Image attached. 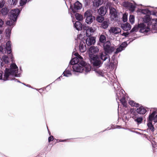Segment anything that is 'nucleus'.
Wrapping results in <instances>:
<instances>
[{
	"label": "nucleus",
	"instance_id": "obj_1",
	"mask_svg": "<svg viewBox=\"0 0 157 157\" xmlns=\"http://www.w3.org/2000/svg\"><path fill=\"white\" fill-rule=\"evenodd\" d=\"M11 68H6L5 70L4 77L3 80L4 81L12 80L13 78L10 77L13 76V75H16L18 72V68L15 63L12 64L10 65Z\"/></svg>",
	"mask_w": 157,
	"mask_h": 157
},
{
	"label": "nucleus",
	"instance_id": "obj_2",
	"mask_svg": "<svg viewBox=\"0 0 157 157\" xmlns=\"http://www.w3.org/2000/svg\"><path fill=\"white\" fill-rule=\"evenodd\" d=\"M147 26L144 23L138 24V25H136L130 31V33L133 32H136L138 31L139 28H140V32L141 33H147L150 31V26L149 24H147Z\"/></svg>",
	"mask_w": 157,
	"mask_h": 157
},
{
	"label": "nucleus",
	"instance_id": "obj_3",
	"mask_svg": "<svg viewBox=\"0 0 157 157\" xmlns=\"http://www.w3.org/2000/svg\"><path fill=\"white\" fill-rule=\"evenodd\" d=\"M80 59L77 57L73 58L70 61L71 64L73 65L72 68L74 71L77 72H82L83 69V68L79 66V63Z\"/></svg>",
	"mask_w": 157,
	"mask_h": 157
},
{
	"label": "nucleus",
	"instance_id": "obj_4",
	"mask_svg": "<svg viewBox=\"0 0 157 157\" xmlns=\"http://www.w3.org/2000/svg\"><path fill=\"white\" fill-rule=\"evenodd\" d=\"M111 44L109 40L107 41L103 45V49L105 52L108 54H110L115 49V48L113 46H111Z\"/></svg>",
	"mask_w": 157,
	"mask_h": 157
},
{
	"label": "nucleus",
	"instance_id": "obj_5",
	"mask_svg": "<svg viewBox=\"0 0 157 157\" xmlns=\"http://www.w3.org/2000/svg\"><path fill=\"white\" fill-rule=\"evenodd\" d=\"M90 61L94 67L100 66L101 63V62L99 59L97 55L90 54Z\"/></svg>",
	"mask_w": 157,
	"mask_h": 157
},
{
	"label": "nucleus",
	"instance_id": "obj_6",
	"mask_svg": "<svg viewBox=\"0 0 157 157\" xmlns=\"http://www.w3.org/2000/svg\"><path fill=\"white\" fill-rule=\"evenodd\" d=\"M20 13V11L18 9L12 10L10 14V20L16 21L17 16Z\"/></svg>",
	"mask_w": 157,
	"mask_h": 157
},
{
	"label": "nucleus",
	"instance_id": "obj_7",
	"mask_svg": "<svg viewBox=\"0 0 157 157\" xmlns=\"http://www.w3.org/2000/svg\"><path fill=\"white\" fill-rule=\"evenodd\" d=\"M82 4L78 1L76 2L74 4V6L73 9H72V11L75 13L78 10H80L82 7Z\"/></svg>",
	"mask_w": 157,
	"mask_h": 157
},
{
	"label": "nucleus",
	"instance_id": "obj_8",
	"mask_svg": "<svg viewBox=\"0 0 157 157\" xmlns=\"http://www.w3.org/2000/svg\"><path fill=\"white\" fill-rule=\"evenodd\" d=\"M149 121H152L153 120L155 122H157V112L156 111H154L149 116Z\"/></svg>",
	"mask_w": 157,
	"mask_h": 157
},
{
	"label": "nucleus",
	"instance_id": "obj_9",
	"mask_svg": "<svg viewBox=\"0 0 157 157\" xmlns=\"http://www.w3.org/2000/svg\"><path fill=\"white\" fill-rule=\"evenodd\" d=\"M109 31L111 33L117 34L120 33L121 30V29L118 27H112L109 30Z\"/></svg>",
	"mask_w": 157,
	"mask_h": 157
},
{
	"label": "nucleus",
	"instance_id": "obj_10",
	"mask_svg": "<svg viewBox=\"0 0 157 157\" xmlns=\"http://www.w3.org/2000/svg\"><path fill=\"white\" fill-rule=\"evenodd\" d=\"M124 6L128 8L132 12H133L136 8V6L132 3L128 2H125L124 4Z\"/></svg>",
	"mask_w": 157,
	"mask_h": 157
},
{
	"label": "nucleus",
	"instance_id": "obj_11",
	"mask_svg": "<svg viewBox=\"0 0 157 157\" xmlns=\"http://www.w3.org/2000/svg\"><path fill=\"white\" fill-rule=\"evenodd\" d=\"M90 54H90L93 55H97L96 54L97 53L99 49L97 47L92 46L91 47L90 49Z\"/></svg>",
	"mask_w": 157,
	"mask_h": 157
},
{
	"label": "nucleus",
	"instance_id": "obj_12",
	"mask_svg": "<svg viewBox=\"0 0 157 157\" xmlns=\"http://www.w3.org/2000/svg\"><path fill=\"white\" fill-rule=\"evenodd\" d=\"M107 9L105 6L101 7L98 10V12L100 15L104 16L106 13Z\"/></svg>",
	"mask_w": 157,
	"mask_h": 157
},
{
	"label": "nucleus",
	"instance_id": "obj_13",
	"mask_svg": "<svg viewBox=\"0 0 157 157\" xmlns=\"http://www.w3.org/2000/svg\"><path fill=\"white\" fill-rule=\"evenodd\" d=\"M136 111L137 113L138 114H144L146 112L147 110L146 108L143 106H141L137 108Z\"/></svg>",
	"mask_w": 157,
	"mask_h": 157
},
{
	"label": "nucleus",
	"instance_id": "obj_14",
	"mask_svg": "<svg viewBox=\"0 0 157 157\" xmlns=\"http://www.w3.org/2000/svg\"><path fill=\"white\" fill-rule=\"evenodd\" d=\"M86 43L88 46H90L94 44L95 42V38L94 37H91L87 38L86 40Z\"/></svg>",
	"mask_w": 157,
	"mask_h": 157
},
{
	"label": "nucleus",
	"instance_id": "obj_15",
	"mask_svg": "<svg viewBox=\"0 0 157 157\" xmlns=\"http://www.w3.org/2000/svg\"><path fill=\"white\" fill-rule=\"evenodd\" d=\"M79 48L81 52H83L86 50L85 43L82 41H81L79 45Z\"/></svg>",
	"mask_w": 157,
	"mask_h": 157
},
{
	"label": "nucleus",
	"instance_id": "obj_16",
	"mask_svg": "<svg viewBox=\"0 0 157 157\" xmlns=\"http://www.w3.org/2000/svg\"><path fill=\"white\" fill-rule=\"evenodd\" d=\"M108 58H109V60H110V58L109 55L107 53L105 52H102L100 55V58L103 61H105Z\"/></svg>",
	"mask_w": 157,
	"mask_h": 157
},
{
	"label": "nucleus",
	"instance_id": "obj_17",
	"mask_svg": "<svg viewBox=\"0 0 157 157\" xmlns=\"http://www.w3.org/2000/svg\"><path fill=\"white\" fill-rule=\"evenodd\" d=\"M83 29L84 30H86V34L87 36H89V34L88 32H90V33H93L94 32L93 29L92 27H89L84 26L83 27Z\"/></svg>",
	"mask_w": 157,
	"mask_h": 157
},
{
	"label": "nucleus",
	"instance_id": "obj_18",
	"mask_svg": "<svg viewBox=\"0 0 157 157\" xmlns=\"http://www.w3.org/2000/svg\"><path fill=\"white\" fill-rule=\"evenodd\" d=\"M74 26L76 29L78 31L82 30L83 28L82 23L79 21H77L75 23Z\"/></svg>",
	"mask_w": 157,
	"mask_h": 157
},
{
	"label": "nucleus",
	"instance_id": "obj_19",
	"mask_svg": "<svg viewBox=\"0 0 157 157\" xmlns=\"http://www.w3.org/2000/svg\"><path fill=\"white\" fill-rule=\"evenodd\" d=\"M109 21L108 20L106 19L104 20L101 24V27L104 29H106L108 28L109 25Z\"/></svg>",
	"mask_w": 157,
	"mask_h": 157
},
{
	"label": "nucleus",
	"instance_id": "obj_20",
	"mask_svg": "<svg viewBox=\"0 0 157 157\" xmlns=\"http://www.w3.org/2000/svg\"><path fill=\"white\" fill-rule=\"evenodd\" d=\"M132 118L138 124H140L143 121V117H139L138 114L136 117H132Z\"/></svg>",
	"mask_w": 157,
	"mask_h": 157
},
{
	"label": "nucleus",
	"instance_id": "obj_21",
	"mask_svg": "<svg viewBox=\"0 0 157 157\" xmlns=\"http://www.w3.org/2000/svg\"><path fill=\"white\" fill-rule=\"evenodd\" d=\"M6 50L7 51V52L8 54H10L12 52L11 46L10 44V42L9 41H8L6 44Z\"/></svg>",
	"mask_w": 157,
	"mask_h": 157
},
{
	"label": "nucleus",
	"instance_id": "obj_22",
	"mask_svg": "<svg viewBox=\"0 0 157 157\" xmlns=\"http://www.w3.org/2000/svg\"><path fill=\"white\" fill-rule=\"evenodd\" d=\"M121 27L124 30L127 31L129 30L131 28V26L128 23L123 24Z\"/></svg>",
	"mask_w": 157,
	"mask_h": 157
},
{
	"label": "nucleus",
	"instance_id": "obj_23",
	"mask_svg": "<svg viewBox=\"0 0 157 157\" xmlns=\"http://www.w3.org/2000/svg\"><path fill=\"white\" fill-rule=\"evenodd\" d=\"M95 19L94 16H92L86 18V22L88 24H90L93 22L94 20Z\"/></svg>",
	"mask_w": 157,
	"mask_h": 157
},
{
	"label": "nucleus",
	"instance_id": "obj_24",
	"mask_svg": "<svg viewBox=\"0 0 157 157\" xmlns=\"http://www.w3.org/2000/svg\"><path fill=\"white\" fill-rule=\"evenodd\" d=\"M152 121H150L147 123V125L149 129H150L152 132H153L154 131L155 128L153 125L152 124Z\"/></svg>",
	"mask_w": 157,
	"mask_h": 157
},
{
	"label": "nucleus",
	"instance_id": "obj_25",
	"mask_svg": "<svg viewBox=\"0 0 157 157\" xmlns=\"http://www.w3.org/2000/svg\"><path fill=\"white\" fill-rule=\"evenodd\" d=\"M110 13L114 17H116L117 16L116 10L113 8H111L110 9Z\"/></svg>",
	"mask_w": 157,
	"mask_h": 157
},
{
	"label": "nucleus",
	"instance_id": "obj_26",
	"mask_svg": "<svg viewBox=\"0 0 157 157\" xmlns=\"http://www.w3.org/2000/svg\"><path fill=\"white\" fill-rule=\"evenodd\" d=\"M124 96H123L122 98L120 99L121 102L123 105L125 107H127V101L126 100Z\"/></svg>",
	"mask_w": 157,
	"mask_h": 157
},
{
	"label": "nucleus",
	"instance_id": "obj_27",
	"mask_svg": "<svg viewBox=\"0 0 157 157\" xmlns=\"http://www.w3.org/2000/svg\"><path fill=\"white\" fill-rule=\"evenodd\" d=\"M8 4L11 6H15L18 2V0H8Z\"/></svg>",
	"mask_w": 157,
	"mask_h": 157
},
{
	"label": "nucleus",
	"instance_id": "obj_28",
	"mask_svg": "<svg viewBox=\"0 0 157 157\" xmlns=\"http://www.w3.org/2000/svg\"><path fill=\"white\" fill-rule=\"evenodd\" d=\"M99 40L100 42L102 43H105L106 41V38L105 36L103 35H101L99 37Z\"/></svg>",
	"mask_w": 157,
	"mask_h": 157
},
{
	"label": "nucleus",
	"instance_id": "obj_29",
	"mask_svg": "<svg viewBox=\"0 0 157 157\" xmlns=\"http://www.w3.org/2000/svg\"><path fill=\"white\" fill-rule=\"evenodd\" d=\"M129 104L132 107H138L139 105V104L133 100H130L129 102Z\"/></svg>",
	"mask_w": 157,
	"mask_h": 157
},
{
	"label": "nucleus",
	"instance_id": "obj_30",
	"mask_svg": "<svg viewBox=\"0 0 157 157\" xmlns=\"http://www.w3.org/2000/svg\"><path fill=\"white\" fill-rule=\"evenodd\" d=\"M9 11L7 9V8L6 7L2 8L1 11V13H2L3 15H5L7 14L8 13Z\"/></svg>",
	"mask_w": 157,
	"mask_h": 157
},
{
	"label": "nucleus",
	"instance_id": "obj_31",
	"mask_svg": "<svg viewBox=\"0 0 157 157\" xmlns=\"http://www.w3.org/2000/svg\"><path fill=\"white\" fill-rule=\"evenodd\" d=\"M92 16V15L91 11L90 10H87L84 13V16L86 18Z\"/></svg>",
	"mask_w": 157,
	"mask_h": 157
},
{
	"label": "nucleus",
	"instance_id": "obj_32",
	"mask_svg": "<svg viewBox=\"0 0 157 157\" xmlns=\"http://www.w3.org/2000/svg\"><path fill=\"white\" fill-rule=\"evenodd\" d=\"M136 110L134 108H131L130 110V113L132 115V117H136L137 116L138 114L137 112H136Z\"/></svg>",
	"mask_w": 157,
	"mask_h": 157
},
{
	"label": "nucleus",
	"instance_id": "obj_33",
	"mask_svg": "<svg viewBox=\"0 0 157 157\" xmlns=\"http://www.w3.org/2000/svg\"><path fill=\"white\" fill-rule=\"evenodd\" d=\"M103 16H98L96 19L97 21L99 23L102 22L104 20V17Z\"/></svg>",
	"mask_w": 157,
	"mask_h": 157
},
{
	"label": "nucleus",
	"instance_id": "obj_34",
	"mask_svg": "<svg viewBox=\"0 0 157 157\" xmlns=\"http://www.w3.org/2000/svg\"><path fill=\"white\" fill-rule=\"evenodd\" d=\"M71 74L70 71H68L66 70L65 71H64L62 75L59 77L58 78H62V75H63V76H65L66 77H68L69 75H71Z\"/></svg>",
	"mask_w": 157,
	"mask_h": 157
},
{
	"label": "nucleus",
	"instance_id": "obj_35",
	"mask_svg": "<svg viewBox=\"0 0 157 157\" xmlns=\"http://www.w3.org/2000/svg\"><path fill=\"white\" fill-rule=\"evenodd\" d=\"M75 17L77 20L81 21L83 19L82 16L80 14L77 13L75 14Z\"/></svg>",
	"mask_w": 157,
	"mask_h": 157
},
{
	"label": "nucleus",
	"instance_id": "obj_36",
	"mask_svg": "<svg viewBox=\"0 0 157 157\" xmlns=\"http://www.w3.org/2000/svg\"><path fill=\"white\" fill-rule=\"evenodd\" d=\"M144 21L145 23H147L151 21V18L150 16L147 15L145 17L144 19Z\"/></svg>",
	"mask_w": 157,
	"mask_h": 157
},
{
	"label": "nucleus",
	"instance_id": "obj_37",
	"mask_svg": "<svg viewBox=\"0 0 157 157\" xmlns=\"http://www.w3.org/2000/svg\"><path fill=\"white\" fill-rule=\"evenodd\" d=\"M15 21H13V20H10L7 21L6 22L7 25L10 26L14 25V22Z\"/></svg>",
	"mask_w": 157,
	"mask_h": 157
},
{
	"label": "nucleus",
	"instance_id": "obj_38",
	"mask_svg": "<svg viewBox=\"0 0 157 157\" xmlns=\"http://www.w3.org/2000/svg\"><path fill=\"white\" fill-rule=\"evenodd\" d=\"M82 59H80V62H79L78 64H79V66H80L82 67H84L87 64L85 62L82 60Z\"/></svg>",
	"mask_w": 157,
	"mask_h": 157
},
{
	"label": "nucleus",
	"instance_id": "obj_39",
	"mask_svg": "<svg viewBox=\"0 0 157 157\" xmlns=\"http://www.w3.org/2000/svg\"><path fill=\"white\" fill-rule=\"evenodd\" d=\"M83 68V70H85L86 72H88L91 70V67L89 65H87L85 66Z\"/></svg>",
	"mask_w": 157,
	"mask_h": 157
},
{
	"label": "nucleus",
	"instance_id": "obj_40",
	"mask_svg": "<svg viewBox=\"0 0 157 157\" xmlns=\"http://www.w3.org/2000/svg\"><path fill=\"white\" fill-rule=\"evenodd\" d=\"M2 59L3 60V62L5 63H9V58L8 56H4L2 57Z\"/></svg>",
	"mask_w": 157,
	"mask_h": 157
},
{
	"label": "nucleus",
	"instance_id": "obj_41",
	"mask_svg": "<svg viewBox=\"0 0 157 157\" xmlns=\"http://www.w3.org/2000/svg\"><path fill=\"white\" fill-rule=\"evenodd\" d=\"M128 45L127 42L126 41L122 43V44L120 46L121 48L124 50V49Z\"/></svg>",
	"mask_w": 157,
	"mask_h": 157
},
{
	"label": "nucleus",
	"instance_id": "obj_42",
	"mask_svg": "<svg viewBox=\"0 0 157 157\" xmlns=\"http://www.w3.org/2000/svg\"><path fill=\"white\" fill-rule=\"evenodd\" d=\"M27 0H20V6H23L25 5L27 2Z\"/></svg>",
	"mask_w": 157,
	"mask_h": 157
},
{
	"label": "nucleus",
	"instance_id": "obj_43",
	"mask_svg": "<svg viewBox=\"0 0 157 157\" xmlns=\"http://www.w3.org/2000/svg\"><path fill=\"white\" fill-rule=\"evenodd\" d=\"M103 0H97L96 2V6H99L101 5L103 3Z\"/></svg>",
	"mask_w": 157,
	"mask_h": 157
},
{
	"label": "nucleus",
	"instance_id": "obj_44",
	"mask_svg": "<svg viewBox=\"0 0 157 157\" xmlns=\"http://www.w3.org/2000/svg\"><path fill=\"white\" fill-rule=\"evenodd\" d=\"M129 21L130 22L133 24L134 21V17L133 15H130L129 17Z\"/></svg>",
	"mask_w": 157,
	"mask_h": 157
},
{
	"label": "nucleus",
	"instance_id": "obj_45",
	"mask_svg": "<svg viewBox=\"0 0 157 157\" xmlns=\"http://www.w3.org/2000/svg\"><path fill=\"white\" fill-rule=\"evenodd\" d=\"M123 50L121 48L120 46H119L118 48H117L116 51L115 52V53L117 54L119 52H121Z\"/></svg>",
	"mask_w": 157,
	"mask_h": 157
},
{
	"label": "nucleus",
	"instance_id": "obj_46",
	"mask_svg": "<svg viewBox=\"0 0 157 157\" xmlns=\"http://www.w3.org/2000/svg\"><path fill=\"white\" fill-rule=\"evenodd\" d=\"M152 146L153 148V152L154 153H155L157 151V150L156 151V149H157V148L156 147L157 146H156L155 147V145L153 144L152 143Z\"/></svg>",
	"mask_w": 157,
	"mask_h": 157
},
{
	"label": "nucleus",
	"instance_id": "obj_47",
	"mask_svg": "<svg viewBox=\"0 0 157 157\" xmlns=\"http://www.w3.org/2000/svg\"><path fill=\"white\" fill-rule=\"evenodd\" d=\"M97 72L100 75L103 76L104 74V72L102 71L99 70L97 71Z\"/></svg>",
	"mask_w": 157,
	"mask_h": 157
},
{
	"label": "nucleus",
	"instance_id": "obj_48",
	"mask_svg": "<svg viewBox=\"0 0 157 157\" xmlns=\"http://www.w3.org/2000/svg\"><path fill=\"white\" fill-rule=\"evenodd\" d=\"M123 21L125 22L127 21V16L126 14H124L123 17Z\"/></svg>",
	"mask_w": 157,
	"mask_h": 157
},
{
	"label": "nucleus",
	"instance_id": "obj_49",
	"mask_svg": "<svg viewBox=\"0 0 157 157\" xmlns=\"http://www.w3.org/2000/svg\"><path fill=\"white\" fill-rule=\"evenodd\" d=\"M5 4L4 2L3 1L0 2V9L2 8Z\"/></svg>",
	"mask_w": 157,
	"mask_h": 157
},
{
	"label": "nucleus",
	"instance_id": "obj_50",
	"mask_svg": "<svg viewBox=\"0 0 157 157\" xmlns=\"http://www.w3.org/2000/svg\"><path fill=\"white\" fill-rule=\"evenodd\" d=\"M54 140V137L52 136H51L48 138V141L50 143L51 141H53Z\"/></svg>",
	"mask_w": 157,
	"mask_h": 157
},
{
	"label": "nucleus",
	"instance_id": "obj_51",
	"mask_svg": "<svg viewBox=\"0 0 157 157\" xmlns=\"http://www.w3.org/2000/svg\"><path fill=\"white\" fill-rule=\"evenodd\" d=\"M75 55L76 56V57L79 58L80 59H82L81 56H80L78 53H75Z\"/></svg>",
	"mask_w": 157,
	"mask_h": 157
},
{
	"label": "nucleus",
	"instance_id": "obj_52",
	"mask_svg": "<svg viewBox=\"0 0 157 157\" xmlns=\"http://www.w3.org/2000/svg\"><path fill=\"white\" fill-rule=\"evenodd\" d=\"M4 24L3 21L1 19H0V28L2 27Z\"/></svg>",
	"mask_w": 157,
	"mask_h": 157
},
{
	"label": "nucleus",
	"instance_id": "obj_53",
	"mask_svg": "<svg viewBox=\"0 0 157 157\" xmlns=\"http://www.w3.org/2000/svg\"><path fill=\"white\" fill-rule=\"evenodd\" d=\"M3 66L4 63L2 59L0 60V67H2Z\"/></svg>",
	"mask_w": 157,
	"mask_h": 157
},
{
	"label": "nucleus",
	"instance_id": "obj_54",
	"mask_svg": "<svg viewBox=\"0 0 157 157\" xmlns=\"http://www.w3.org/2000/svg\"><path fill=\"white\" fill-rule=\"evenodd\" d=\"M56 142H64L66 141V140H56Z\"/></svg>",
	"mask_w": 157,
	"mask_h": 157
},
{
	"label": "nucleus",
	"instance_id": "obj_55",
	"mask_svg": "<svg viewBox=\"0 0 157 157\" xmlns=\"http://www.w3.org/2000/svg\"><path fill=\"white\" fill-rule=\"evenodd\" d=\"M2 52L3 53V48L2 47H0V53Z\"/></svg>",
	"mask_w": 157,
	"mask_h": 157
},
{
	"label": "nucleus",
	"instance_id": "obj_56",
	"mask_svg": "<svg viewBox=\"0 0 157 157\" xmlns=\"http://www.w3.org/2000/svg\"><path fill=\"white\" fill-rule=\"evenodd\" d=\"M2 71L0 72V79H2Z\"/></svg>",
	"mask_w": 157,
	"mask_h": 157
},
{
	"label": "nucleus",
	"instance_id": "obj_57",
	"mask_svg": "<svg viewBox=\"0 0 157 157\" xmlns=\"http://www.w3.org/2000/svg\"><path fill=\"white\" fill-rule=\"evenodd\" d=\"M2 30H0V34L2 33Z\"/></svg>",
	"mask_w": 157,
	"mask_h": 157
},
{
	"label": "nucleus",
	"instance_id": "obj_58",
	"mask_svg": "<svg viewBox=\"0 0 157 157\" xmlns=\"http://www.w3.org/2000/svg\"><path fill=\"white\" fill-rule=\"evenodd\" d=\"M8 30V31H9V32H10V30L9 29H7L6 30Z\"/></svg>",
	"mask_w": 157,
	"mask_h": 157
},
{
	"label": "nucleus",
	"instance_id": "obj_59",
	"mask_svg": "<svg viewBox=\"0 0 157 157\" xmlns=\"http://www.w3.org/2000/svg\"><path fill=\"white\" fill-rule=\"evenodd\" d=\"M122 94H123V93H122ZM123 96H124V95L123 94Z\"/></svg>",
	"mask_w": 157,
	"mask_h": 157
},
{
	"label": "nucleus",
	"instance_id": "obj_60",
	"mask_svg": "<svg viewBox=\"0 0 157 157\" xmlns=\"http://www.w3.org/2000/svg\"><path fill=\"white\" fill-rule=\"evenodd\" d=\"M31 0H28L29 1H31Z\"/></svg>",
	"mask_w": 157,
	"mask_h": 157
},
{
	"label": "nucleus",
	"instance_id": "obj_61",
	"mask_svg": "<svg viewBox=\"0 0 157 157\" xmlns=\"http://www.w3.org/2000/svg\"><path fill=\"white\" fill-rule=\"evenodd\" d=\"M113 1H115V0H113Z\"/></svg>",
	"mask_w": 157,
	"mask_h": 157
}]
</instances>
